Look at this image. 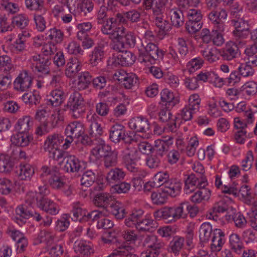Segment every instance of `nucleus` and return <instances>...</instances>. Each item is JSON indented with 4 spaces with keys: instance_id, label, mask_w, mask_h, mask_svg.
Instances as JSON below:
<instances>
[{
    "instance_id": "55",
    "label": "nucleus",
    "mask_w": 257,
    "mask_h": 257,
    "mask_svg": "<svg viewBox=\"0 0 257 257\" xmlns=\"http://www.w3.org/2000/svg\"><path fill=\"white\" fill-rule=\"evenodd\" d=\"M161 99L162 101L166 102L165 105L168 108L173 107L178 102L173 93L167 89H163L161 92Z\"/></svg>"
},
{
    "instance_id": "57",
    "label": "nucleus",
    "mask_w": 257,
    "mask_h": 257,
    "mask_svg": "<svg viewBox=\"0 0 257 257\" xmlns=\"http://www.w3.org/2000/svg\"><path fill=\"white\" fill-rule=\"evenodd\" d=\"M64 92L59 89L53 90L50 94L49 102L54 106L60 105L64 100Z\"/></svg>"
},
{
    "instance_id": "47",
    "label": "nucleus",
    "mask_w": 257,
    "mask_h": 257,
    "mask_svg": "<svg viewBox=\"0 0 257 257\" xmlns=\"http://www.w3.org/2000/svg\"><path fill=\"white\" fill-rule=\"evenodd\" d=\"M71 218L74 221H79V222H83L91 221L90 217L89 216L91 212L86 214L85 211L81 207H74L71 211Z\"/></svg>"
},
{
    "instance_id": "27",
    "label": "nucleus",
    "mask_w": 257,
    "mask_h": 257,
    "mask_svg": "<svg viewBox=\"0 0 257 257\" xmlns=\"http://www.w3.org/2000/svg\"><path fill=\"white\" fill-rule=\"evenodd\" d=\"M111 151V147L109 145L106 144L104 140H100L96 146L92 149L91 153L96 158L99 159L105 157Z\"/></svg>"
},
{
    "instance_id": "62",
    "label": "nucleus",
    "mask_w": 257,
    "mask_h": 257,
    "mask_svg": "<svg viewBox=\"0 0 257 257\" xmlns=\"http://www.w3.org/2000/svg\"><path fill=\"white\" fill-rule=\"evenodd\" d=\"M199 178L194 174L189 175L185 180L184 191L186 194L190 193L194 190L196 185H197V180Z\"/></svg>"
},
{
    "instance_id": "35",
    "label": "nucleus",
    "mask_w": 257,
    "mask_h": 257,
    "mask_svg": "<svg viewBox=\"0 0 257 257\" xmlns=\"http://www.w3.org/2000/svg\"><path fill=\"white\" fill-rule=\"evenodd\" d=\"M58 121V119L53 116L50 118V120L42 121L41 125L37 128V134L42 136L49 133L52 129L57 126Z\"/></svg>"
},
{
    "instance_id": "18",
    "label": "nucleus",
    "mask_w": 257,
    "mask_h": 257,
    "mask_svg": "<svg viewBox=\"0 0 257 257\" xmlns=\"http://www.w3.org/2000/svg\"><path fill=\"white\" fill-rule=\"evenodd\" d=\"M211 244L210 248L212 251H219L225 243V234L220 229H214L210 238Z\"/></svg>"
},
{
    "instance_id": "16",
    "label": "nucleus",
    "mask_w": 257,
    "mask_h": 257,
    "mask_svg": "<svg viewBox=\"0 0 257 257\" xmlns=\"http://www.w3.org/2000/svg\"><path fill=\"white\" fill-rule=\"evenodd\" d=\"M128 126L131 130L136 132L149 133L150 125L148 120L143 117H136L130 119Z\"/></svg>"
},
{
    "instance_id": "14",
    "label": "nucleus",
    "mask_w": 257,
    "mask_h": 257,
    "mask_svg": "<svg viewBox=\"0 0 257 257\" xmlns=\"http://www.w3.org/2000/svg\"><path fill=\"white\" fill-rule=\"evenodd\" d=\"M89 216L91 221H97V227L99 229H107L113 226V221L106 217L101 211L96 210L92 211Z\"/></svg>"
},
{
    "instance_id": "49",
    "label": "nucleus",
    "mask_w": 257,
    "mask_h": 257,
    "mask_svg": "<svg viewBox=\"0 0 257 257\" xmlns=\"http://www.w3.org/2000/svg\"><path fill=\"white\" fill-rule=\"evenodd\" d=\"M212 226L208 222L202 224L199 228V238L201 242H206L209 241L213 233Z\"/></svg>"
},
{
    "instance_id": "46",
    "label": "nucleus",
    "mask_w": 257,
    "mask_h": 257,
    "mask_svg": "<svg viewBox=\"0 0 257 257\" xmlns=\"http://www.w3.org/2000/svg\"><path fill=\"white\" fill-rule=\"evenodd\" d=\"M62 141V137L58 134H54L49 135L45 142V150L48 151L52 149L58 148V146Z\"/></svg>"
},
{
    "instance_id": "12",
    "label": "nucleus",
    "mask_w": 257,
    "mask_h": 257,
    "mask_svg": "<svg viewBox=\"0 0 257 257\" xmlns=\"http://www.w3.org/2000/svg\"><path fill=\"white\" fill-rule=\"evenodd\" d=\"M17 216L16 219L18 223L24 222L23 219H28L31 217L38 222L42 220V216L38 212L28 210L27 206L25 205L19 206L16 209Z\"/></svg>"
},
{
    "instance_id": "10",
    "label": "nucleus",
    "mask_w": 257,
    "mask_h": 257,
    "mask_svg": "<svg viewBox=\"0 0 257 257\" xmlns=\"http://www.w3.org/2000/svg\"><path fill=\"white\" fill-rule=\"evenodd\" d=\"M231 23L235 27L232 33L235 40H242L248 36L249 34V25L247 21L243 18H238L232 20Z\"/></svg>"
},
{
    "instance_id": "42",
    "label": "nucleus",
    "mask_w": 257,
    "mask_h": 257,
    "mask_svg": "<svg viewBox=\"0 0 257 257\" xmlns=\"http://www.w3.org/2000/svg\"><path fill=\"white\" fill-rule=\"evenodd\" d=\"M32 124L33 121L30 116H25L18 120L15 128L18 133H28Z\"/></svg>"
},
{
    "instance_id": "9",
    "label": "nucleus",
    "mask_w": 257,
    "mask_h": 257,
    "mask_svg": "<svg viewBox=\"0 0 257 257\" xmlns=\"http://www.w3.org/2000/svg\"><path fill=\"white\" fill-rule=\"evenodd\" d=\"M235 42H227L220 52V56L224 60H231L237 57L239 54V47L245 44L244 41L239 39Z\"/></svg>"
},
{
    "instance_id": "53",
    "label": "nucleus",
    "mask_w": 257,
    "mask_h": 257,
    "mask_svg": "<svg viewBox=\"0 0 257 257\" xmlns=\"http://www.w3.org/2000/svg\"><path fill=\"white\" fill-rule=\"evenodd\" d=\"M201 54L204 59L209 63H213L218 60V50L215 47L209 48L208 47L201 50Z\"/></svg>"
},
{
    "instance_id": "8",
    "label": "nucleus",
    "mask_w": 257,
    "mask_h": 257,
    "mask_svg": "<svg viewBox=\"0 0 257 257\" xmlns=\"http://www.w3.org/2000/svg\"><path fill=\"white\" fill-rule=\"evenodd\" d=\"M200 99L198 94L191 95L189 98V104L181 110V115L184 121L192 119L193 115L199 111Z\"/></svg>"
},
{
    "instance_id": "21",
    "label": "nucleus",
    "mask_w": 257,
    "mask_h": 257,
    "mask_svg": "<svg viewBox=\"0 0 257 257\" xmlns=\"http://www.w3.org/2000/svg\"><path fill=\"white\" fill-rule=\"evenodd\" d=\"M38 207L46 213L52 215L57 214L60 210L57 204L47 197H43L39 202Z\"/></svg>"
},
{
    "instance_id": "30",
    "label": "nucleus",
    "mask_w": 257,
    "mask_h": 257,
    "mask_svg": "<svg viewBox=\"0 0 257 257\" xmlns=\"http://www.w3.org/2000/svg\"><path fill=\"white\" fill-rule=\"evenodd\" d=\"M163 189L168 195L175 197L180 193L181 189V183L177 179H171L165 184Z\"/></svg>"
},
{
    "instance_id": "44",
    "label": "nucleus",
    "mask_w": 257,
    "mask_h": 257,
    "mask_svg": "<svg viewBox=\"0 0 257 257\" xmlns=\"http://www.w3.org/2000/svg\"><path fill=\"white\" fill-rule=\"evenodd\" d=\"M210 195L211 191L208 189H200L190 196V199L193 203H199L208 200Z\"/></svg>"
},
{
    "instance_id": "60",
    "label": "nucleus",
    "mask_w": 257,
    "mask_h": 257,
    "mask_svg": "<svg viewBox=\"0 0 257 257\" xmlns=\"http://www.w3.org/2000/svg\"><path fill=\"white\" fill-rule=\"evenodd\" d=\"M144 5L147 10H152L153 16L158 15L164 11L160 0H144Z\"/></svg>"
},
{
    "instance_id": "38",
    "label": "nucleus",
    "mask_w": 257,
    "mask_h": 257,
    "mask_svg": "<svg viewBox=\"0 0 257 257\" xmlns=\"http://www.w3.org/2000/svg\"><path fill=\"white\" fill-rule=\"evenodd\" d=\"M32 139L31 137L28 133H18L11 137L12 143L21 147L27 146Z\"/></svg>"
},
{
    "instance_id": "7",
    "label": "nucleus",
    "mask_w": 257,
    "mask_h": 257,
    "mask_svg": "<svg viewBox=\"0 0 257 257\" xmlns=\"http://www.w3.org/2000/svg\"><path fill=\"white\" fill-rule=\"evenodd\" d=\"M142 45L144 47L145 51L140 54V58H142V61L146 62H149L151 64L159 59H162L164 54L162 50H160L156 45L153 43H148L145 46L142 43Z\"/></svg>"
},
{
    "instance_id": "3",
    "label": "nucleus",
    "mask_w": 257,
    "mask_h": 257,
    "mask_svg": "<svg viewBox=\"0 0 257 257\" xmlns=\"http://www.w3.org/2000/svg\"><path fill=\"white\" fill-rule=\"evenodd\" d=\"M181 203L177 207H164L155 211L154 215L155 218L161 219L167 223L172 222L181 218H184L186 213L184 211L183 205Z\"/></svg>"
},
{
    "instance_id": "20",
    "label": "nucleus",
    "mask_w": 257,
    "mask_h": 257,
    "mask_svg": "<svg viewBox=\"0 0 257 257\" xmlns=\"http://www.w3.org/2000/svg\"><path fill=\"white\" fill-rule=\"evenodd\" d=\"M83 162L75 156H69L66 158L64 170L68 173L78 172L83 169Z\"/></svg>"
},
{
    "instance_id": "19",
    "label": "nucleus",
    "mask_w": 257,
    "mask_h": 257,
    "mask_svg": "<svg viewBox=\"0 0 257 257\" xmlns=\"http://www.w3.org/2000/svg\"><path fill=\"white\" fill-rule=\"evenodd\" d=\"M144 243L148 249L159 254L164 250V243L156 235H148L144 240Z\"/></svg>"
},
{
    "instance_id": "54",
    "label": "nucleus",
    "mask_w": 257,
    "mask_h": 257,
    "mask_svg": "<svg viewBox=\"0 0 257 257\" xmlns=\"http://www.w3.org/2000/svg\"><path fill=\"white\" fill-rule=\"evenodd\" d=\"M118 163V153L112 150L103 157V165L106 169H110L116 166Z\"/></svg>"
},
{
    "instance_id": "4",
    "label": "nucleus",
    "mask_w": 257,
    "mask_h": 257,
    "mask_svg": "<svg viewBox=\"0 0 257 257\" xmlns=\"http://www.w3.org/2000/svg\"><path fill=\"white\" fill-rule=\"evenodd\" d=\"M85 129L84 124L79 121H74L69 123L65 130L66 138L63 147L67 149L75 138L78 139L84 134Z\"/></svg>"
},
{
    "instance_id": "6",
    "label": "nucleus",
    "mask_w": 257,
    "mask_h": 257,
    "mask_svg": "<svg viewBox=\"0 0 257 257\" xmlns=\"http://www.w3.org/2000/svg\"><path fill=\"white\" fill-rule=\"evenodd\" d=\"M109 139L114 143H118L122 141L126 144H131L133 138L131 133L126 134L125 127L120 124L113 125L109 130Z\"/></svg>"
},
{
    "instance_id": "13",
    "label": "nucleus",
    "mask_w": 257,
    "mask_h": 257,
    "mask_svg": "<svg viewBox=\"0 0 257 257\" xmlns=\"http://www.w3.org/2000/svg\"><path fill=\"white\" fill-rule=\"evenodd\" d=\"M87 120L90 122L89 135L92 138H98L103 134V128L98 121L99 116L94 112H90L87 115Z\"/></svg>"
},
{
    "instance_id": "15",
    "label": "nucleus",
    "mask_w": 257,
    "mask_h": 257,
    "mask_svg": "<svg viewBox=\"0 0 257 257\" xmlns=\"http://www.w3.org/2000/svg\"><path fill=\"white\" fill-rule=\"evenodd\" d=\"M33 79L27 71L21 73L14 82V88L19 91L28 90L31 87Z\"/></svg>"
},
{
    "instance_id": "25",
    "label": "nucleus",
    "mask_w": 257,
    "mask_h": 257,
    "mask_svg": "<svg viewBox=\"0 0 257 257\" xmlns=\"http://www.w3.org/2000/svg\"><path fill=\"white\" fill-rule=\"evenodd\" d=\"M159 119L163 122L167 123L170 131H175L176 126V117H173L170 111L167 109H162L159 113Z\"/></svg>"
},
{
    "instance_id": "64",
    "label": "nucleus",
    "mask_w": 257,
    "mask_h": 257,
    "mask_svg": "<svg viewBox=\"0 0 257 257\" xmlns=\"http://www.w3.org/2000/svg\"><path fill=\"white\" fill-rule=\"evenodd\" d=\"M131 188V184L130 183L120 182L112 186L111 191L113 193L125 194L127 193Z\"/></svg>"
},
{
    "instance_id": "31",
    "label": "nucleus",
    "mask_w": 257,
    "mask_h": 257,
    "mask_svg": "<svg viewBox=\"0 0 257 257\" xmlns=\"http://www.w3.org/2000/svg\"><path fill=\"white\" fill-rule=\"evenodd\" d=\"M144 211L142 209L134 210L124 220V224L128 227L136 226L144 217Z\"/></svg>"
},
{
    "instance_id": "36",
    "label": "nucleus",
    "mask_w": 257,
    "mask_h": 257,
    "mask_svg": "<svg viewBox=\"0 0 257 257\" xmlns=\"http://www.w3.org/2000/svg\"><path fill=\"white\" fill-rule=\"evenodd\" d=\"M116 58L117 63L122 66H128L134 64L136 60V56L130 51L125 50L119 53Z\"/></svg>"
},
{
    "instance_id": "50",
    "label": "nucleus",
    "mask_w": 257,
    "mask_h": 257,
    "mask_svg": "<svg viewBox=\"0 0 257 257\" xmlns=\"http://www.w3.org/2000/svg\"><path fill=\"white\" fill-rule=\"evenodd\" d=\"M111 18L114 20L112 21V28L111 29L109 28L107 32H117L118 29H125L123 27H116L115 24L117 22L123 24H126L127 18L125 17V13H120L117 12L116 13H114L113 16H111Z\"/></svg>"
},
{
    "instance_id": "23",
    "label": "nucleus",
    "mask_w": 257,
    "mask_h": 257,
    "mask_svg": "<svg viewBox=\"0 0 257 257\" xmlns=\"http://www.w3.org/2000/svg\"><path fill=\"white\" fill-rule=\"evenodd\" d=\"M81 62L76 58H71L66 65L65 75L68 78H74L81 70Z\"/></svg>"
},
{
    "instance_id": "39",
    "label": "nucleus",
    "mask_w": 257,
    "mask_h": 257,
    "mask_svg": "<svg viewBox=\"0 0 257 257\" xmlns=\"http://www.w3.org/2000/svg\"><path fill=\"white\" fill-rule=\"evenodd\" d=\"M103 34L108 36L109 38L112 40L113 42L111 45V48L114 50L118 52L119 53H122V51H125L124 49L126 46L122 40L119 37H118V36H116L117 32H106Z\"/></svg>"
},
{
    "instance_id": "43",
    "label": "nucleus",
    "mask_w": 257,
    "mask_h": 257,
    "mask_svg": "<svg viewBox=\"0 0 257 257\" xmlns=\"http://www.w3.org/2000/svg\"><path fill=\"white\" fill-rule=\"evenodd\" d=\"M185 239L184 237L176 236L169 244V249L171 252L175 255H179L180 252L184 247Z\"/></svg>"
},
{
    "instance_id": "63",
    "label": "nucleus",
    "mask_w": 257,
    "mask_h": 257,
    "mask_svg": "<svg viewBox=\"0 0 257 257\" xmlns=\"http://www.w3.org/2000/svg\"><path fill=\"white\" fill-rule=\"evenodd\" d=\"M13 165L10 157L7 155H0V172H8L11 171Z\"/></svg>"
},
{
    "instance_id": "26",
    "label": "nucleus",
    "mask_w": 257,
    "mask_h": 257,
    "mask_svg": "<svg viewBox=\"0 0 257 257\" xmlns=\"http://www.w3.org/2000/svg\"><path fill=\"white\" fill-rule=\"evenodd\" d=\"M105 210L118 219L123 218L126 213L123 205L120 202L113 200L108 206H106Z\"/></svg>"
},
{
    "instance_id": "37",
    "label": "nucleus",
    "mask_w": 257,
    "mask_h": 257,
    "mask_svg": "<svg viewBox=\"0 0 257 257\" xmlns=\"http://www.w3.org/2000/svg\"><path fill=\"white\" fill-rule=\"evenodd\" d=\"M47 39L52 44L61 43L64 40V32L60 29L55 27L50 29L46 33Z\"/></svg>"
},
{
    "instance_id": "61",
    "label": "nucleus",
    "mask_w": 257,
    "mask_h": 257,
    "mask_svg": "<svg viewBox=\"0 0 257 257\" xmlns=\"http://www.w3.org/2000/svg\"><path fill=\"white\" fill-rule=\"evenodd\" d=\"M96 180V175L91 170H87L84 172L81 178V185L86 187L91 186Z\"/></svg>"
},
{
    "instance_id": "59",
    "label": "nucleus",
    "mask_w": 257,
    "mask_h": 257,
    "mask_svg": "<svg viewBox=\"0 0 257 257\" xmlns=\"http://www.w3.org/2000/svg\"><path fill=\"white\" fill-rule=\"evenodd\" d=\"M168 195L162 187L157 191L153 192L151 195V199L153 203L156 205H162L167 199Z\"/></svg>"
},
{
    "instance_id": "28",
    "label": "nucleus",
    "mask_w": 257,
    "mask_h": 257,
    "mask_svg": "<svg viewBox=\"0 0 257 257\" xmlns=\"http://www.w3.org/2000/svg\"><path fill=\"white\" fill-rule=\"evenodd\" d=\"M126 175L124 171L119 168H112L107 173L106 179L108 183L115 184L123 180Z\"/></svg>"
},
{
    "instance_id": "40",
    "label": "nucleus",
    "mask_w": 257,
    "mask_h": 257,
    "mask_svg": "<svg viewBox=\"0 0 257 257\" xmlns=\"http://www.w3.org/2000/svg\"><path fill=\"white\" fill-rule=\"evenodd\" d=\"M92 81V77L89 72H81L78 77L77 89L79 90H82L88 88Z\"/></svg>"
},
{
    "instance_id": "52",
    "label": "nucleus",
    "mask_w": 257,
    "mask_h": 257,
    "mask_svg": "<svg viewBox=\"0 0 257 257\" xmlns=\"http://www.w3.org/2000/svg\"><path fill=\"white\" fill-rule=\"evenodd\" d=\"M104 51L100 46L95 47L90 55V63L92 66H97L104 57Z\"/></svg>"
},
{
    "instance_id": "24",
    "label": "nucleus",
    "mask_w": 257,
    "mask_h": 257,
    "mask_svg": "<svg viewBox=\"0 0 257 257\" xmlns=\"http://www.w3.org/2000/svg\"><path fill=\"white\" fill-rule=\"evenodd\" d=\"M166 14L170 17L172 25L176 28H179L183 25L184 18L181 10L178 8H169L166 11Z\"/></svg>"
},
{
    "instance_id": "58",
    "label": "nucleus",
    "mask_w": 257,
    "mask_h": 257,
    "mask_svg": "<svg viewBox=\"0 0 257 257\" xmlns=\"http://www.w3.org/2000/svg\"><path fill=\"white\" fill-rule=\"evenodd\" d=\"M29 22V18L26 14H21L16 15L13 18L12 24L13 27H16L21 29H25Z\"/></svg>"
},
{
    "instance_id": "5",
    "label": "nucleus",
    "mask_w": 257,
    "mask_h": 257,
    "mask_svg": "<svg viewBox=\"0 0 257 257\" xmlns=\"http://www.w3.org/2000/svg\"><path fill=\"white\" fill-rule=\"evenodd\" d=\"M68 104L74 118H79L85 112L84 99L79 92L75 91L70 95Z\"/></svg>"
},
{
    "instance_id": "2",
    "label": "nucleus",
    "mask_w": 257,
    "mask_h": 257,
    "mask_svg": "<svg viewBox=\"0 0 257 257\" xmlns=\"http://www.w3.org/2000/svg\"><path fill=\"white\" fill-rule=\"evenodd\" d=\"M40 177H48L50 185L55 189H61L65 186L64 179L60 175L59 168L56 165L44 166L41 169Z\"/></svg>"
},
{
    "instance_id": "34",
    "label": "nucleus",
    "mask_w": 257,
    "mask_h": 257,
    "mask_svg": "<svg viewBox=\"0 0 257 257\" xmlns=\"http://www.w3.org/2000/svg\"><path fill=\"white\" fill-rule=\"evenodd\" d=\"M116 36L122 40L126 47H134L136 43V37L134 33L128 32L125 29H118Z\"/></svg>"
},
{
    "instance_id": "29",
    "label": "nucleus",
    "mask_w": 257,
    "mask_h": 257,
    "mask_svg": "<svg viewBox=\"0 0 257 257\" xmlns=\"http://www.w3.org/2000/svg\"><path fill=\"white\" fill-rule=\"evenodd\" d=\"M158 227V223L156 221L149 218L147 216L139 222L136 228L140 231L154 232Z\"/></svg>"
},
{
    "instance_id": "33",
    "label": "nucleus",
    "mask_w": 257,
    "mask_h": 257,
    "mask_svg": "<svg viewBox=\"0 0 257 257\" xmlns=\"http://www.w3.org/2000/svg\"><path fill=\"white\" fill-rule=\"evenodd\" d=\"M113 199V197L109 193L102 192L95 195L93 203L96 206L102 207L105 210L106 206L109 205Z\"/></svg>"
},
{
    "instance_id": "11",
    "label": "nucleus",
    "mask_w": 257,
    "mask_h": 257,
    "mask_svg": "<svg viewBox=\"0 0 257 257\" xmlns=\"http://www.w3.org/2000/svg\"><path fill=\"white\" fill-rule=\"evenodd\" d=\"M110 11L109 8L102 5L98 12L96 18L97 23L101 25L100 30L103 34L107 32L108 30L112 28L113 19L111 16L108 17L109 12Z\"/></svg>"
},
{
    "instance_id": "56",
    "label": "nucleus",
    "mask_w": 257,
    "mask_h": 257,
    "mask_svg": "<svg viewBox=\"0 0 257 257\" xmlns=\"http://www.w3.org/2000/svg\"><path fill=\"white\" fill-rule=\"evenodd\" d=\"M229 244L234 252L238 254L241 253L243 244L238 234L232 233L229 236Z\"/></svg>"
},
{
    "instance_id": "48",
    "label": "nucleus",
    "mask_w": 257,
    "mask_h": 257,
    "mask_svg": "<svg viewBox=\"0 0 257 257\" xmlns=\"http://www.w3.org/2000/svg\"><path fill=\"white\" fill-rule=\"evenodd\" d=\"M22 98L26 104H28L31 106L37 105L40 103L41 100L40 93L36 90H34L32 92L25 93Z\"/></svg>"
},
{
    "instance_id": "41",
    "label": "nucleus",
    "mask_w": 257,
    "mask_h": 257,
    "mask_svg": "<svg viewBox=\"0 0 257 257\" xmlns=\"http://www.w3.org/2000/svg\"><path fill=\"white\" fill-rule=\"evenodd\" d=\"M20 179L22 180H30L34 174V169L30 164H21L17 170Z\"/></svg>"
},
{
    "instance_id": "1",
    "label": "nucleus",
    "mask_w": 257,
    "mask_h": 257,
    "mask_svg": "<svg viewBox=\"0 0 257 257\" xmlns=\"http://www.w3.org/2000/svg\"><path fill=\"white\" fill-rule=\"evenodd\" d=\"M57 48L54 44L51 42L45 44L42 49L45 56L36 54L32 56L29 59L31 67L35 73H40L47 74L50 72L49 65L51 64L49 55H51L56 51Z\"/></svg>"
},
{
    "instance_id": "51",
    "label": "nucleus",
    "mask_w": 257,
    "mask_h": 257,
    "mask_svg": "<svg viewBox=\"0 0 257 257\" xmlns=\"http://www.w3.org/2000/svg\"><path fill=\"white\" fill-rule=\"evenodd\" d=\"M25 5L26 8L30 11L43 13L46 12L44 0H25Z\"/></svg>"
},
{
    "instance_id": "22",
    "label": "nucleus",
    "mask_w": 257,
    "mask_h": 257,
    "mask_svg": "<svg viewBox=\"0 0 257 257\" xmlns=\"http://www.w3.org/2000/svg\"><path fill=\"white\" fill-rule=\"evenodd\" d=\"M172 145V140L171 139L167 140H157L155 142L153 150L155 152V155L162 158L167 154Z\"/></svg>"
},
{
    "instance_id": "45",
    "label": "nucleus",
    "mask_w": 257,
    "mask_h": 257,
    "mask_svg": "<svg viewBox=\"0 0 257 257\" xmlns=\"http://www.w3.org/2000/svg\"><path fill=\"white\" fill-rule=\"evenodd\" d=\"M120 76L117 78V80L121 83H123L124 87L127 89H131L137 83V78L135 74H126L123 72V74L119 73Z\"/></svg>"
},
{
    "instance_id": "32",
    "label": "nucleus",
    "mask_w": 257,
    "mask_h": 257,
    "mask_svg": "<svg viewBox=\"0 0 257 257\" xmlns=\"http://www.w3.org/2000/svg\"><path fill=\"white\" fill-rule=\"evenodd\" d=\"M153 22L159 29V32L163 34H166L171 29V24L168 21L165 19L162 13L153 16Z\"/></svg>"
},
{
    "instance_id": "17",
    "label": "nucleus",
    "mask_w": 257,
    "mask_h": 257,
    "mask_svg": "<svg viewBox=\"0 0 257 257\" xmlns=\"http://www.w3.org/2000/svg\"><path fill=\"white\" fill-rule=\"evenodd\" d=\"M74 251L82 255L88 256L94 252L91 243L84 240H77L74 243Z\"/></svg>"
}]
</instances>
